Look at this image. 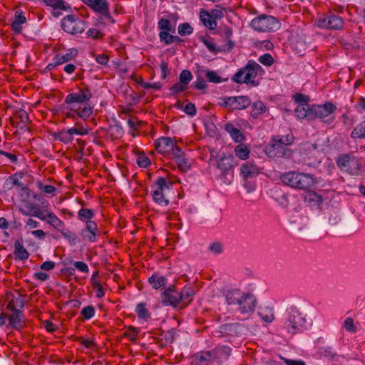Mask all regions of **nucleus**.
Masks as SVG:
<instances>
[{"label": "nucleus", "instance_id": "nucleus-1", "mask_svg": "<svg viewBox=\"0 0 365 365\" xmlns=\"http://www.w3.org/2000/svg\"><path fill=\"white\" fill-rule=\"evenodd\" d=\"M312 325V320L307 319L296 307H291L286 310L282 319V327L288 333L296 334L307 329Z\"/></svg>", "mask_w": 365, "mask_h": 365}, {"label": "nucleus", "instance_id": "nucleus-2", "mask_svg": "<svg viewBox=\"0 0 365 365\" xmlns=\"http://www.w3.org/2000/svg\"><path fill=\"white\" fill-rule=\"evenodd\" d=\"M263 73L262 66L253 60H250L247 64L238 70V71L232 77V81L239 84H251L254 86H257L255 78L259 73Z\"/></svg>", "mask_w": 365, "mask_h": 365}, {"label": "nucleus", "instance_id": "nucleus-3", "mask_svg": "<svg viewBox=\"0 0 365 365\" xmlns=\"http://www.w3.org/2000/svg\"><path fill=\"white\" fill-rule=\"evenodd\" d=\"M280 180L284 185L298 190H308L314 184L312 175L294 171L281 175Z\"/></svg>", "mask_w": 365, "mask_h": 365}, {"label": "nucleus", "instance_id": "nucleus-4", "mask_svg": "<svg viewBox=\"0 0 365 365\" xmlns=\"http://www.w3.org/2000/svg\"><path fill=\"white\" fill-rule=\"evenodd\" d=\"M280 25L277 19L266 14L259 15L250 22V26L259 32H274L279 29Z\"/></svg>", "mask_w": 365, "mask_h": 365}, {"label": "nucleus", "instance_id": "nucleus-5", "mask_svg": "<svg viewBox=\"0 0 365 365\" xmlns=\"http://www.w3.org/2000/svg\"><path fill=\"white\" fill-rule=\"evenodd\" d=\"M61 108L63 109V113L67 118L76 120L82 118L86 120L93 113V108L90 105H80L77 103H71L70 104H65V102L61 105Z\"/></svg>", "mask_w": 365, "mask_h": 365}, {"label": "nucleus", "instance_id": "nucleus-6", "mask_svg": "<svg viewBox=\"0 0 365 365\" xmlns=\"http://www.w3.org/2000/svg\"><path fill=\"white\" fill-rule=\"evenodd\" d=\"M173 183L168 182L163 177H160L151 186L152 196L155 202L162 207H165L169 204V200L167 198L165 191L170 189Z\"/></svg>", "mask_w": 365, "mask_h": 365}, {"label": "nucleus", "instance_id": "nucleus-7", "mask_svg": "<svg viewBox=\"0 0 365 365\" xmlns=\"http://www.w3.org/2000/svg\"><path fill=\"white\" fill-rule=\"evenodd\" d=\"M61 27L64 31L75 35L85 31V22L75 15H68L61 20Z\"/></svg>", "mask_w": 365, "mask_h": 365}, {"label": "nucleus", "instance_id": "nucleus-8", "mask_svg": "<svg viewBox=\"0 0 365 365\" xmlns=\"http://www.w3.org/2000/svg\"><path fill=\"white\" fill-rule=\"evenodd\" d=\"M315 24L317 27L322 29L341 30L344 27L343 19L335 14L322 15Z\"/></svg>", "mask_w": 365, "mask_h": 365}, {"label": "nucleus", "instance_id": "nucleus-9", "mask_svg": "<svg viewBox=\"0 0 365 365\" xmlns=\"http://www.w3.org/2000/svg\"><path fill=\"white\" fill-rule=\"evenodd\" d=\"M257 304L256 297L250 292H245L236 309L242 314L250 315L255 312Z\"/></svg>", "mask_w": 365, "mask_h": 365}, {"label": "nucleus", "instance_id": "nucleus-10", "mask_svg": "<svg viewBox=\"0 0 365 365\" xmlns=\"http://www.w3.org/2000/svg\"><path fill=\"white\" fill-rule=\"evenodd\" d=\"M336 110V106L331 102H326L322 105L311 106L312 120L317 118L323 120L333 114Z\"/></svg>", "mask_w": 365, "mask_h": 365}, {"label": "nucleus", "instance_id": "nucleus-11", "mask_svg": "<svg viewBox=\"0 0 365 365\" xmlns=\"http://www.w3.org/2000/svg\"><path fill=\"white\" fill-rule=\"evenodd\" d=\"M251 101L247 96L226 97L222 99V105L232 110H242L249 107Z\"/></svg>", "mask_w": 365, "mask_h": 365}, {"label": "nucleus", "instance_id": "nucleus-12", "mask_svg": "<svg viewBox=\"0 0 365 365\" xmlns=\"http://www.w3.org/2000/svg\"><path fill=\"white\" fill-rule=\"evenodd\" d=\"M93 97L92 93L88 88H81L76 93L68 94L65 98V104L77 103L83 106L88 105L87 102Z\"/></svg>", "mask_w": 365, "mask_h": 365}, {"label": "nucleus", "instance_id": "nucleus-13", "mask_svg": "<svg viewBox=\"0 0 365 365\" xmlns=\"http://www.w3.org/2000/svg\"><path fill=\"white\" fill-rule=\"evenodd\" d=\"M180 299L175 286L166 288L160 294V301L164 306L177 307L180 304Z\"/></svg>", "mask_w": 365, "mask_h": 365}, {"label": "nucleus", "instance_id": "nucleus-14", "mask_svg": "<svg viewBox=\"0 0 365 365\" xmlns=\"http://www.w3.org/2000/svg\"><path fill=\"white\" fill-rule=\"evenodd\" d=\"M266 153L269 158H286L289 159L292 155V151L285 148L280 143L273 142V143L266 148Z\"/></svg>", "mask_w": 365, "mask_h": 365}, {"label": "nucleus", "instance_id": "nucleus-15", "mask_svg": "<svg viewBox=\"0 0 365 365\" xmlns=\"http://www.w3.org/2000/svg\"><path fill=\"white\" fill-rule=\"evenodd\" d=\"M81 235L84 240L95 242L96 237L99 236L98 229L96 222L87 220L86 222V228L81 232Z\"/></svg>", "mask_w": 365, "mask_h": 365}, {"label": "nucleus", "instance_id": "nucleus-16", "mask_svg": "<svg viewBox=\"0 0 365 365\" xmlns=\"http://www.w3.org/2000/svg\"><path fill=\"white\" fill-rule=\"evenodd\" d=\"M234 157L232 155L222 156L217 162V168L221 170L225 176L230 175L231 178L234 176L233 163Z\"/></svg>", "mask_w": 365, "mask_h": 365}, {"label": "nucleus", "instance_id": "nucleus-17", "mask_svg": "<svg viewBox=\"0 0 365 365\" xmlns=\"http://www.w3.org/2000/svg\"><path fill=\"white\" fill-rule=\"evenodd\" d=\"M86 3L95 11L100 13L108 19H112L109 13V6L106 0H86Z\"/></svg>", "mask_w": 365, "mask_h": 365}, {"label": "nucleus", "instance_id": "nucleus-18", "mask_svg": "<svg viewBox=\"0 0 365 365\" xmlns=\"http://www.w3.org/2000/svg\"><path fill=\"white\" fill-rule=\"evenodd\" d=\"M11 314L8 316L9 325L16 330H21L25 326V317L23 310L11 312Z\"/></svg>", "mask_w": 365, "mask_h": 365}, {"label": "nucleus", "instance_id": "nucleus-19", "mask_svg": "<svg viewBox=\"0 0 365 365\" xmlns=\"http://www.w3.org/2000/svg\"><path fill=\"white\" fill-rule=\"evenodd\" d=\"M175 145L171 138L162 137L155 142V149L158 153L168 155L173 150Z\"/></svg>", "mask_w": 365, "mask_h": 365}, {"label": "nucleus", "instance_id": "nucleus-20", "mask_svg": "<svg viewBox=\"0 0 365 365\" xmlns=\"http://www.w3.org/2000/svg\"><path fill=\"white\" fill-rule=\"evenodd\" d=\"M245 292L240 289H230L225 292L224 296L227 304L237 307Z\"/></svg>", "mask_w": 365, "mask_h": 365}, {"label": "nucleus", "instance_id": "nucleus-21", "mask_svg": "<svg viewBox=\"0 0 365 365\" xmlns=\"http://www.w3.org/2000/svg\"><path fill=\"white\" fill-rule=\"evenodd\" d=\"M337 166L341 170H349L351 165L358 168L357 160L355 157L351 156L349 154H342L336 160Z\"/></svg>", "mask_w": 365, "mask_h": 365}, {"label": "nucleus", "instance_id": "nucleus-22", "mask_svg": "<svg viewBox=\"0 0 365 365\" xmlns=\"http://www.w3.org/2000/svg\"><path fill=\"white\" fill-rule=\"evenodd\" d=\"M259 173V168L250 163H244L240 168V174L245 180L256 177Z\"/></svg>", "mask_w": 365, "mask_h": 365}, {"label": "nucleus", "instance_id": "nucleus-23", "mask_svg": "<svg viewBox=\"0 0 365 365\" xmlns=\"http://www.w3.org/2000/svg\"><path fill=\"white\" fill-rule=\"evenodd\" d=\"M14 255L15 260L24 261L29 258V253L24 247L22 239L15 241Z\"/></svg>", "mask_w": 365, "mask_h": 365}, {"label": "nucleus", "instance_id": "nucleus-24", "mask_svg": "<svg viewBox=\"0 0 365 365\" xmlns=\"http://www.w3.org/2000/svg\"><path fill=\"white\" fill-rule=\"evenodd\" d=\"M78 50L76 48H70L65 53H58L54 56V63L63 64L75 58L78 55Z\"/></svg>", "mask_w": 365, "mask_h": 365}, {"label": "nucleus", "instance_id": "nucleus-25", "mask_svg": "<svg viewBox=\"0 0 365 365\" xmlns=\"http://www.w3.org/2000/svg\"><path fill=\"white\" fill-rule=\"evenodd\" d=\"M26 208L29 209V212H26L23 209H20V212L22 215L35 217L43 221L46 220V215L43 214L38 206L33 204H29L26 205Z\"/></svg>", "mask_w": 365, "mask_h": 365}, {"label": "nucleus", "instance_id": "nucleus-26", "mask_svg": "<svg viewBox=\"0 0 365 365\" xmlns=\"http://www.w3.org/2000/svg\"><path fill=\"white\" fill-rule=\"evenodd\" d=\"M200 19L205 26L210 30H215L217 27V22L212 15L206 10L202 9L200 12Z\"/></svg>", "mask_w": 365, "mask_h": 365}, {"label": "nucleus", "instance_id": "nucleus-27", "mask_svg": "<svg viewBox=\"0 0 365 365\" xmlns=\"http://www.w3.org/2000/svg\"><path fill=\"white\" fill-rule=\"evenodd\" d=\"M295 115L299 119L307 118L312 120L311 106L309 105H298L294 109Z\"/></svg>", "mask_w": 365, "mask_h": 365}, {"label": "nucleus", "instance_id": "nucleus-28", "mask_svg": "<svg viewBox=\"0 0 365 365\" xmlns=\"http://www.w3.org/2000/svg\"><path fill=\"white\" fill-rule=\"evenodd\" d=\"M24 307V299L20 297H16L12 296L10 299H9L6 309L11 312L19 311V309L23 310Z\"/></svg>", "mask_w": 365, "mask_h": 365}, {"label": "nucleus", "instance_id": "nucleus-29", "mask_svg": "<svg viewBox=\"0 0 365 365\" xmlns=\"http://www.w3.org/2000/svg\"><path fill=\"white\" fill-rule=\"evenodd\" d=\"M220 332L230 335H237L242 331V326L238 323L225 324L220 327Z\"/></svg>", "mask_w": 365, "mask_h": 365}, {"label": "nucleus", "instance_id": "nucleus-30", "mask_svg": "<svg viewBox=\"0 0 365 365\" xmlns=\"http://www.w3.org/2000/svg\"><path fill=\"white\" fill-rule=\"evenodd\" d=\"M45 221L59 232L64 227V223L53 212L46 211Z\"/></svg>", "mask_w": 365, "mask_h": 365}, {"label": "nucleus", "instance_id": "nucleus-31", "mask_svg": "<svg viewBox=\"0 0 365 365\" xmlns=\"http://www.w3.org/2000/svg\"><path fill=\"white\" fill-rule=\"evenodd\" d=\"M26 21L23 12L16 11L15 14V20L11 24V29L16 34H20L22 30L21 25Z\"/></svg>", "mask_w": 365, "mask_h": 365}, {"label": "nucleus", "instance_id": "nucleus-32", "mask_svg": "<svg viewBox=\"0 0 365 365\" xmlns=\"http://www.w3.org/2000/svg\"><path fill=\"white\" fill-rule=\"evenodd\" d=\"M200 41L207 47L209 51L213 54H217L220 52L225 51V48L217 46L212 38L204 36L200 37Z\"/></svg>", "mask_w": 365, "mask_h": 365}, {"label": "nucleus", "instance_id": "nucleus-33", "mask_svg": "<svg viewBox=\"0 0 365 365\" xmlns=\"http://www.w3.org/2000/svg\"><path fill=\"white\" fill-rule=\"evenodd\" d=\"M225 129L235 142L240 143L244 140V136L241 131L238 128H235L232 124H226Z\"/></svg>", "mask_w": 365, "mask_h": 365}, {"label": "nucleus", "instance_id": "nucleus-34", "mask_svg": "<svg viewBox=\"0 0 365 365\" xmlns=\"http://www.w3.org/2000/svg\"><path fill=\"white\" fill-rule=\"evenodd\" d=\"M148 282L152 287L158 289L161 287H165L168 282V279L163 276H158V274H153L148 279Z\"/></svg>", "mask_w": 365, "mask_h": 365}, {"label": "nucleus", "instance_id": "nucleus-35", "mask_svg": "<svg viewBox=\"0 0 365 365\" xmlns=\"http://www.w3.org/2000/svg\"><path fill=\"white\" fill-rule=\"evenodd\" d=\"M180 302L188 299V302L192 300V297L195 294L193 287L188 284L184 287L181 292H178Z\"/></svg>", "mask_w": 365, "mask_h": 365}, {"label": "nucleus", "instance_id": "nucleus-36", "mask_svg": "<svg viewBox=\"0 0 365 365\" xmlns=\"http://www.w3.org/2000/svg\"><path fill=\"white\" fill-rule=\"evenodd\" d=\"M257 314L262 320L267 323H271L274 319L273 309L269 307L260 308Z\"/></svg>", "mask_w": 365, "mask_h": 365}, {"label": "nucleus", "instance_id": "nucleus-37", "mask_svg": "<svg viewBox=\"0 0 365 365\" xmlns=\"http://www.w3.org/2000/svg\"><path fill=\"white\" fill-rule=\"evenodd\" d=\"M266 111V106L263 102L259 101L252 105L251 115L254 119H257L260 114Z\"/></svg>", "mask_w": 365, "mask_h": 365}, {"label": "nucleus", "instance_id": "nucleus-38", "mask_svg": "<svg viewBox=\"0 0 365 365\" xmlns=\"http://www.w3.org/2000/svg\"><path fill=\"white\" fill-rule=\"evenodd\" d=\"M235 155L241 160H246L250 156V150L245 144H240L235 148Z\"/></svg>", "mask_w": 365, "mask_h": 365}, {"label": "nucleus", "instance_id": "nucleus-39", "mask_svg": "<svg viewBox=\"0 0 365 365\" xmlns=\"http://www.w3.org/2000/svg\"><path fill=\"white\" fill-rule=\"evenodd\" d=\"M53 137L55 140L63 142L65 144H68L73 140V137L68 129L55 133Z\"/></svg>", "mask_w": 365, "mask_h": 365}, {"label": "nucleus", "instance_id": "nucleus-40", "mask_svg": "<svg viewBox=\"0 0 365 365\" xmlns=\"http://www.w3.org/2000/svg\"><path fill=\"white\" fill-rule=\"evenodd\" d=\"M294 137L292 133H289L286 135L274 136L272 141L285 146L291 145L294 142Z\"/></svg>", "mask_w": 365, "mask_h": 365}, {"label": "nucleus", "instance_id": "nucleus-41", "mask_svg": "<svg viewBox=\"0 0 365 365\" xmlns=\"http://www.w3.org/2000/svg\"><path fill=\"white\" fill-rule=\"evenodd\" d=\"M207 81L214 83H220L225 81L227 79L223 80L215 71L205 69L202 71Z\"/></svg>", "mask_w": 365, "mask_h": 365}, {"label": "nucleus", "instance_id": "nucleus-42", "mask_svg": "<svg viewBox=\"0 0 365 365\" xmlns=\"http://www.w3.org/2000/svg\"><path fill=\"white\" fill-rule=\"evenodd\" d=\"M44 3L53 9V10L67 11L70 9L69 6L64 4L63 0H43Z\"/></svg>", "mask_w": 365, "mask_h": 365}, {"label": "nucleus", "instance_id": "nucleus-43", "mask_svg": "<svg viewBox=\"0 0 365 365\" xmlns=\"http://www.w3.org/2000/svg\"><path fill=\"white\" fill-rule=\"evenodd\" d=\"M60 232L62 235V236L69 242L71 246H74L76 245L78 242V237L76 233L64 227L60 230Z\"/></svg>", "mask_w": 365, "mask_h": 365}, {"label": "nucleus", "instance_id": "nucleus-44", "mask_svg": "<svg viewBox=\"0 0 365 365\" xmlns=\"http://www.w3.org/2000/svg\"><path fill=\"white\" fill-rule=\"evenodd\" d=\"M351 138H365V120L361 122L351 133Z\"/></svg>", "mask_w": 365, "mask_h": 365}, {"label": "nucleus", "instance_id": "nucleus-45", "mask_svg": "<svg viewBox=\"0 0 365 365\" xmlns=\"http://www.w3.org/2000/svg\"><path fill=\"white\" fill-rule=\"evenodd\" d=\"M135 313L138 315V317L140 319H143L147 320L150 318V314L148 310L145 307V303H138L135 307Z\"/></svg>", "mask_w": 365, "mask_h": 365}, {"label": "nucleus", "instance_id": "nucleus-46", "mask_svg": "<svg viewBox=\"0 0 365 365\" xmlns=\"http://www.w3.org/2000/svg\"><path fill=\"white\" fill-rule=\"evenodd\" d=\"M304 200L306 202H314L317 205L321 204L323 200L322 197L320 195L317 194L314 191L310 190L306 192L304 195Z\"/></svg>", "mask_w": 365, "mask_h": 365}, {"label": "nucleus", "instance_id": "nucleus-47", "mask_svg": "<svg viewBox=\"0 0 365 365\" xmlns=\"http://www.w3.org/2000/svg\"><path fill=\"white\" fill-rule=\"evenodd\" d=\"M158 28L161 31H170L175 32V28L173 27L172 24L170 20L167 19L162 18L159 20L158 23Z\"/></svg>", "mask_w": 365, "mask_h": 365}, {"label": "nucleus", "instance_id": "nucleus-48", "mask_svg": "<svg viewBox=\"0 0 365 365\" xmlns=\"http://www.w3.org/2000/svg\"><path fill=\"white\" fill-rule=\"evenodd\" d=\"M93 216L94 212L91 209L81 208L78 212V218L81 221L91 220Z\"/></svg>", "mask_w": 365, "mask_h": 365}, {"label": "nucleus", "instance_id": "nucleus-49", "mask_svg": "<svg viewBox=\"0 0 365 365\" xmlns=\"http://www.w3.org/2000/svg\"><path fill=\"white\" fill-rule=\"evenodd\" d=\"M178 34L181 36L190 35L193 32L192 27L188 23L179 24L178 28Z\"/></svg>", "mask_w": 365, "mask_h": 365}, {"label": "nucleus", "instance_id": "nucleus-50", "mask_svg": "<svg viewBox=\"0 0 365 365\" xmlns=\"http://www.w3.org/2000/svg\"><path fill=\"white\" fill-rule=\"evenodd\" d=\"M192 76L189 70L185 69L181 71L179 76V81L182 84L187 86V84L192 80Z\"/></svg>", "mask_w": 365, "mask_h": 365}, {"label": "nucleus", "instance_id": "nucleus-51", "mask_svg": "<svg viewBox=\"0 0 365 365\" xmlns=\"http://www.w3.org/2000/svg\"><path fill=\"white\" fill-rule=\"evenodd\" d=\"M178 164L179 170L182 173H186L190 168V164L188 163L187 160L185 158V155L180 158V159L175 160Z\"/></svg>", "mask_w": 365, "mask_h": 365}, {"label": "nucleus", "instance_id": "nucleus-52", "mask_svg": "<svg viewBox=\"0 0 365 365\" xmlns=\"http://www.w3.org/2000/svg\"><path fill=\"white\" fill-rule=\"evenodd\" d=\"M81 313L86 319H90L95 315V307L92 305H88L83 308Z\"/></svg>", "mask_w": 365, "mask_h": 365}, {"label": "nucleus", "instance_id": "nucleus-53", "mask_svg": "<svg viewBox=\"0 0 365 365\" xmlns=\"http://www.w3.org/2000/svg\"><path fill=\"white\" fill-rule=\"evenodd\" d=\"M207 249L213 254L219 255L223 252V245L220 242H214L210 245Z\"/></svg>", "mask_w": 365, "mask_h": 365}, {"label": "nucleus", "instance_id": "nucleus-54", "mask_svg": "<svg viewBox=\"0 0 365 365\" xmlns=\"http://www.w3.org/2000/svg\"><path fill=\"white\" fill-rule=\"evenodd\" d=\"M259 63L266 66H270L274 63V58L269 53H264L258 58Z\"/></svg>", "mask_w": 365, "mask_h": 365}, {"label": "nucleus", "instance_id": "nucleus-55", "mask_svg": "<svg viewBox=\"0 0 365 365\" xmlns=\"http://www.w3.org/2000/svg\"><path fill=\"white\" fill-rule=\"evenodd\" d=\"M170 158L177 160L184 156V153L182 150L176 145H174L173 150H171L170 153L168 155Z\"/></svg>", "mask_w": 365, "mask_h": 365}, {"label": "nucleus", "instance_id": "nucleus-56", "mask_svg": "<svg viewBox=\"0 0 365 365\" xmlns=\"http://www.w3.org/2000/svg\"><path fill=\"white\" fill-rule=\"evenodd\" d=\"M187 88V86L182 84L180 81L175 83L173 86L170 88V91H171L172 95H175L181 92L185 91Z\"/></svg>", "mask_w": 365, "mask_h": 365}, {"label": "nucleus", "instance_id": "nucleus-57", "mask_svg": "<svg viewBox=\"0 0 365 365\" xmlns=\"http://www.w3.org/2000/svg\"><path fill=\"white\" fill-rule=\"evenodd\" d=\"M138 334V330L133 327H129L128 329L124 333V336L125 337L129 338V339L132 341H135Z\"/></svg>", "mask_w": 365, "mask_h": 365}, {"label": "nucleus", "instance_id": "nucleus-58", "mask_svg": "<svg viewBox=\"0 0 365 365\" xmlns=\"http://www.w3.org/2000/svg\"><path fill=\"white\" fill-rule=\"evenodd\" d=\"M344 327L350 332L356 331V327L354 324V319L351 317H347L344 322Z\"/></svg>", "mask_w": 365, "mask_h": 365}, {"label": "nucleus", "instance_id": "nucleus-59", "mask_svg": "<svg viewBox=\"0 0 365 365\" xmlns=\"http://www.w3.org/2000/svg\"><path fill=\"white\" fill-rule=\"evenodd\" d=\"M37 187L46 194H51L56 190L54 186L49 185H45L40 181L37 182Z\"/></svg>", "mask_w": 365, "mask_h": 365}, {"label": "nucleus", "instance_id": "nucleus-60", "mask_svg": "<svg viewBox=\"0 0 365 365\" xmlns=\"http://www.w3.org/2000/svg\"><path fill=\"white\" fill-rule=\"evenodd\" d=\"M170 31H160L159 33V38L160 41L164 42L166 45L172 43V38L173 35L169 34Z\"/></svg>", "mask_w": 365, "mask_h": 365}, {"label": "nucleus", "instance_id": "nucleus-61", "mask_svg": "<svg viewBox=\"0 0 365 365\" xmlns=\"http://www.w3.org/2000/svg\"><path fill=\"white\" fill-rule=\"evenodd\" d=\"M16 115L20 119L19 123H30L29 114L24 110L19 109L16 110Z\"/></svg>", "mask_w": 365, "mask_h": 365}, {"label": "nucleus", "instance_id": "nucleus-62", "mask_svg": "<svg viewBox=\"0 0 365 365\" xmlns=\"http://www.w3.org/2000/svg\"><path fill=\"white\" fill-rule=\"evenodd\" d=\"M136 163L140 168H147L151 163L150 160L145 155H139Z\"/></svg>", "mask_w": 365, "mask_h": 365}, {"label": "nucleus", "instance_id": "nucleus-63", "mask_svg": "<svg viewBox=\"0 0 365 365\" xmlns=\"http://www.w3.org/2000/svg\"><path fill=\"white\" fill-rule=\"evenodd\" d=\"M321 354L329 359H334L336 356V353L334 351L331 347H324L321 349Z\"/></svg>", "mask_w": 365, "mask_h": 365}, {"label": "nucleus", "instance_id": "nucleus-64", "mask_svg": "<svg viewBox=\"0 0 365 365\" xmlns=\"http://www.w3.org/2000/svg\"><path fill=\"white\" fill-rule=\"evenodd\" d=\"M75 269L80 272L88 273L89 272L88 266L83 261H77L73 263Z\"/></svg>", "mask_w": 365, "mask_h": 365}]
</instances>
